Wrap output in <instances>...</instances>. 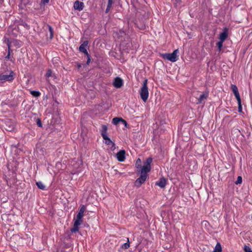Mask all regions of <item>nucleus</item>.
<instances>
[{"instance_id":"nucleus-6","label":"nucleus","mask_w":252,"mask_h":252,"mask_svg":"<svg viewBox=\"0 0 252 252\" xmlns=\"http://www.w3.org/2000/svg\"><path fill=\"white\" fill-rule=\"evenodd\" d=\"M147 177V175H144L141 174V176L138 178L135 182V186L139 187L143 184L146 181Z\"/></svg>"},{"instance_id":"nucleus-17","label":"nucleus","mask_w":252,"mask_h":252,"mask_svg":"<svg viewBox=\"0 0 252 252\" xmlns=\"http://www.w3.org/2000/svg\"><path fill=\"white\" fill-rule=\"evenodd\" d=\"M207 97V95L205 94H202L200 95L199 98L198 99L197 104H201L204 102V101L206 99Z\"/></svg>"},{"instance_id":"nucleus-26","label":"nucleus","mask_w":252,"mask_h":252,"mask_svg":"<svg viewBox=\"0 0 252 252\" xmlns=\"http://www.w3.org/2000/svg\"><path fill=\"white\" fill-rule=\"evenodd\" d=\"M244 250L245 252H252L251 248L247 245L244 246Z\"/></svg>"},{"instance_id":"nucleus-5","label":"nucleus","mask_w":252,"mask_h":252,"mask_svg":"<svg viewBox=\"0 0 252 252\" xmlns=\"http://www.w3.org/2000/svg\"><path fill=\"white\" fill-rule=\"evenodd\" d=\"M86 208L84 205L82 206L81 208L79 210V212L78 214H77L76 218L75 219V221H78L79 222H82V218L84 216V213L85 211Z\"/></svg>"},{"instance_id":"nucleus-19","label":"nucleus","mask_w":252,"mask_h":252,"mask_svg":"<svg viewBox=\"0 0 252 252\" xmlns=\"http://www.w3.org/2000/svg\"><path fill=\"white\" fill-rule=\"evenodd\" d=\"M107 131V127L105 125L102 126V129L101 130V135L102 137H104V136H106V132Z\"/></svg>"},{"instance_id":"nucleus-35","label":"nucleus","mask_w":252,"mask_h":252,"mask_svg":"<svg viewBox=\"0 0 252 252\" xmlns=\"http://www.w3.org/2000/svg\"><path fill=\"white\" fill-rule=\"evenodd\" d=\"M90 61H91V59H90V55H89V57H88V60H87V63L88 64H89L90 62Z\"/></svg>"},{"instance_id":"nucleus-20","label":"nucleus","mask_w":252,"mask_h":252,"mask_svg":"<svg viewBox=\"0 0 252 252\" xmlns=\"http://www.w3.org/2000/svg\"><path fill=\"white\" fill-rule=\"evenodd\" d=\"M222 249H221V246L220 243H218L213 251V252H221Z\"/></svg>"},{"instance_id":"nucleus-11","label":"nucleus","mask_w":252,"mask_h":252,"mask_svg":"<svg viewBox=\"0 0 252 252\" xmlns=\"http://www.w3.org/2000/svg\"><path fill=\"white\" fill-rule=\"evenodd\" d=\"M73 7L75 9L81 11L84 8V3L79 0H76L74 3Z\"/></svg>"},{"instance_id":"nucleus-3","label":"nucleus","mask_w":252,"mask_h":252,"mask_svg":"<svg viewBox=\"0 0 252 252\" xmlns=\"http://www.w3.org/2000/svg\"><path fill=\"white\" fill-rule=\"evenodd\" d=\"M152 160L151 158H149L146 160L144 165L142 167L141 174L147 175V173L151 170V163L152 162Z\"/></svg>"},{"instance_id":"nucleus-1","label":"nucleus","mask_w":252,"mask_h":252,"mask_svg":"<svg viewBox=\"0 0 252 252\" xmlns=\"http://www.w3.org/2000/svg\"><path fill=\"white\" fill-rule=\"evenodd\" d=\"M147 84L148 80L147 79H145L140 91L141 98L145 102L147 100L149 97V91Z\"/></svg>"},{"instance_id":"nucleus-22","label":"nucleus","mask_w":252,"mask_h":252,"mask_svg":"<svg viewBox=\"0 0 252 252\" xmlns=\"http://www.w3.org/2000/svg\"><path fill=\"white\" fill-rule=\"evenodd\" d=\"M5 129L9 131H11L14 129V126L13 124H10L9 125H7L6 124Z\"/></svg>"},{"instance_id":"nucleus-14","label":"nucleus","mask_w":252,"mask_h":252,"mask_svg":"<svg viewBox=\"0 0 252 252\" xmlns=\"http://www.w3.org/2000/svg\"><path fill=\"white\" fill-rule=\"evenodd\" d=\"M166 185V180L162 178H160L158 182L156 183V185L159 186L161 188H164Z\"/></svg>"},{"instance_id":"nucleus-4","label":"nucleus","mask_w":252,"mask_h":252,"mask_svg":"<svg viewBox=\"0 0 252 252\" xmlns=\"http://www.w3.org/2000/svg\"><path fill=\"white\" fill-rule=\"evenodd\" d=\"M13 72L12 71H11L9 74H0V80L2 82H4L6 81H10L13 80Z\"/></svg>"},{"instance_id":"nucleus-25","label":"nucleus","mask_w":252,"mask_h":252,"mask_svg":"<svg viewBox=\"0 0 252 252\" xmlns=\"http://www.w3.org/2000/svg\"><path fill=\"white\" fill-rule=\"evenodd\" d=\"M242 182V178L241 176H238L237 177V180L235 181V183L236 185L241 184Z\"/></svg>"},{"instance_id":"nucleus-33","label":"nucleus","mask_w":252,"mask_h":252,"mask_svg":"<svg viewBox=\"0 0 252 252\" xmlns=\"http://www.w3.org/2000/svg\"><path fill=\"white\" fill-rule=\"evenodd\" d=\"M37 125L39 127H42V123L40 119H37Z\"/></svg>"},{"instance_id":"nucleus-21","label":"nucleus","mask_w":252,"mask_h":252,"mask_svg":"<svg viewBox=\"0 0 252 252\" xmlns=\"http://www.w3.org/2000/svg\"><path fill=\"white\" fill-rule=\"evenodd\" d=\"M36 184L39 189H42V190L45 189V186L44 185V184L42 183V182H40V181L37 182H36Z\"/></svg>"},{"instance_id":"nucleus-29","label":"nucleus","mask_w":252,"mask_h":252,"mask_svg":"<svg viewBox=\"0 0 252 252\" xmlns=\"http://www.w3.org/2000/svg\"><path fill=\"white\" fill-rule=\"evenodd\" d=\"M9 42L11 43V45L12 44H13L15 46H18L19 43V41H18L17 40H13L11 41H9Z\"/></svg>"},{"instance_id":"nucleus-23","label":"nucleus","mask_w":252,"mask_h":252,"mask_svg":"<svg viewBox=\"0 0 252 252\" xmlns=\"http://www.w3.org/2000/svg\"><path fill=\"white\" fill-rule=\"evenodd\" d=\"M31 94L35 97H38L40 95V93L38 91H32L31 92Z\"/></svg>"},{"instance_id":"nucleus-32","label":"nucleus","mask_w":252,"mask_h":252,"mask_svg":"<svg viewBox=\"0 0 252 252\" xmlns=\"http://www.w3.org/2000/svg\"><path fill=\"white\" fill-rule=\"evenodd\" d=\"M112 2H113V0H108V4H107V7L111 8V6H112Z\"/></svg>"},{"instance_id":"nucleus-31","label":"nucleus","mask_w":252,"mask_h":252,"mask_svg":"<svg viewBox=\"0 0 252 252\" xmlns=\"http://www.w3.org/2000/svg\"><path fill=\"white\" fill-rule=\"evenodd\" d=\"M129 246H130L129 243L128 242H127V243H125L123 245L122 248H124V249H128L129 247Z\"/></svg>"},{"instance_id":"nucleus-10","label":"nucleus","mask_w":252,"mask_h":252,"mask_svg":"<svg viewBox=\"0 0 252 252\" xmlns=\"http://www.w3.org/2000/svg\"><path fill=\"white\" fill-rule=\"evenodd\" d=\"M88 41H84L79 47V51L81 52L84 53L85 55L89 57V54L86 49V47L88 46Z\"/></svg>"},{"instance_id":"nucleus-30","label":"nucleus","mask_w":252,"mask_h":252,"mask_svg":"<svg viewBox=\"0 0 252 252\" xmlns=\"http://www.w3.org/2000/svg\"><path fill=\"white\" fill-rule=\"evenodd\" d=\"M49 27V30L50 32V38H52L53 36V30L50 26H48Z\"/></svg>"},{"instance_id":"nucleus-34","label":"nucleus","mask_w":252,"mask_h":252,"mask_svg":"<svg viewBox=\"0 0 252 252\" xmlns=\"http://www.w3.org/2000/svg\"><path fill=\"white\" fill-rule=\"evenodd\" d=\"M49 1V0H41V2L45 4L47 3Z\"/></svg>"},{"instance_id":"nucleus-15","label":"nucleus","mask_w":252,"mask_h":252,"mask_svg":"<svg viewBox=\"0 0 252 252\" xmlns=\"http://www.w3.org/2000/svg\"><path fill=\"white\" fill-rule=\"evenodd\" d=\"M228 36L227 30L225 29L223 32L220 33L219 39L220 40L223 41L226 39Z\"/></svg>"},{"instance_id":"nucleus-12","label":"nucleus","mask_w":252,"mask_h":252,"mask_svg":"<svg viewBox=\"0 0 252 252\" xmlns=\"http://www.w3.org/2000/svg\"><path fill=\"white\" fill-rule=\"evenodd\" d=\"M231 88L232 92L234 93L235 96L236 97L237 100L239 101V100L241 98H240V96L239 95V93L238 92V88H237V86L235 85L232 84L231 85Z\"/></svg>"},{"instance_id":"nucleus-9","label":"nucleus","mask_w":252,"mask_h":252,"mask_svg":"<svg viewBox=\"0 0 252 252\" xmlns=\"http://www.w3.org/2000/svg\"><path fill=\"white\" fill-rule=\"evenodd\" d=\"M123 85V80L119 77L115 78L113 82L114 86L116 88H120Z\"/></svg>"},{"instance_id":"nucleus-13","label":"nucleus","mask_w":252,"mask_h":252,"mask_svg":"<svg viewBox=\"0 0 252 252\" xmlns=\"http://www.w3.org/2000/svg\"><path fill=\"white\" fill-rule=\"evenodd\" d=\"M120 122H122L123 124H124L126 126L127 125L126 122L122 118H114L112 120V123L114 125H118Z\"/></svg>"},{"instance_id":"nucleus-2","label":"nucleus","mask_w":252,"mask_h":252,"mask_svg":"<svg viewBox=\"0 0 252 252\" xmlns=\"http://www.w3.org/2000/svg\"><path fill=\"white\" fill-rule=\"evenodd\" d=\"M179 51L178 49L175 50L173 53L171 54L166 53L162 55L163 59L170 61L172 62H175L177 60V54Z\"/></svg>"},{"instance_id":"nucleus-36","label":"nucleus","mask_w":252,"mask_h":252,"mask_svg":"<svg viewBox=\"0 0 252 252\" xmlns=\"http://www.w3.org/2000/svg\"><path fill=\"white\" fill-rule=\"evenodd\" d=\"M141 163V160L140 158H138L137 159V161H136V164H138L139 163Z\"/></svg>"},{"instance_id":"nucleus-24","label":"nucleus","mask_w":252,"mask_h":252,"mask_svg":"<svg viewBox=\"0 0 252 252\" xmlns=\"http://www.w3.org/2000/svg\"><path fill=\"white\" fill-rule=\"evenodd\" d=\"M223 43V41H220H220H219L217 43V46L219 51H220L221 50V48L222 47Z\"/></svg>"},{"instance_id":"nucleus-27","label":"nucleus","mask_w":252,"mask_h":252,"mask_svg":"<svg viewBox=\"0 0 252 252\" xmlns=\"http://www.w3.org/2000/svg\"><path fill=\"white\" fill-rule=\"evenodd\" d=\"M52 76H53V75H52V72L51 70H50V69L48 70L47 71V73L46 74V77L47 78H49V77H52Z\"/></svg>"},{"instance_id":"nucleus-8","label":"nucleus","mask_w":252,"mask_h":252,"mask_svg":"<svg viewBox=\"0 0 252 252\" xmlns=\"http://www.w3.org/2000/svg\"><path fill=\"white\" fill-rule=\"evenodd\" d=\"M125 154L126 152L125 150H121L118 152L116 155L118 160L121 162L124 161L126 158Z\"/></svg>"},{"instance_id":"nucleus-37","label":"nucleus","mask_w":252,"mask_h":252,"mask_svg":"<svg viewBox=\"0 0 252 252\" xmlns=\"http://www.w3.org/2000/svg\"><path fill=\"white\" fill-rule=\"evenodd\" d=\"M110 9V8L107 7V8L106 9V11H105V12L106 13H108Z\"/></svg>"},{"instance_id":"nucleus-28","label":"nucleus","mask_w":252,"mask_h":252,"mask_svg":"<svg viewBox=\"0 0 252 252\" xmlns=\"http://www.w3.org/2000/svg\"><path fill=\"white\" fill-rule=\"evenodd\" d=\"M237 101L238 103V111L239 112H241L242 110V107L241 105V98L240 99L239 101L237 100Z\"/></svg>"},{"instance_id":"nucleus-7","label":"nucleus","mask_w":252,"mask_h":252,"mask_svg":"<svg viewBox=\"0 0 252 252\" xmlns=\"http://www.w3.org/2000/svg\"><path fill=\"white\" fill-rule=\"evenodd\" d=\"M102 138L105 140V143L107 145L110 146V148L112 150H114L115 149L116 147L115 143H113L107 135L102 137Z\"/></svg>"},{"instance_id":"nucleus-16","label":"nucleus","mask_w":252,"mask_h":252,"mask_svg":"<svg viewBox=\"0 0 252 252\" xmlns=\"http://www.w3.org/2000/svg\"><path fill=\"white\" fill-rule=\"evenodd\" d=\"M81 223L82 222L75 220L74 223V226L73 228L71 229V232L75 233L78 231L79 229L78 226L80 225Z\"/></svg>"},{"instance_id":"nucleus-18","label":"nucleus","mask_w":252,"mask_h":252,"mask_svg":"<svg viewBox=\"0 0 252 252\" xmlns=\"http://www.w3.org/2000/svg\"><path fill=\"white\" fill-rule=\"evenodd\" d=\"M6 44H7V45L8 46V55H7V56L6 57V58L8 59V60H10V52H11V49H10V47H11V43L9 42V40L8 39H7L6 40Z\"/></svg>"}]
</instances>
